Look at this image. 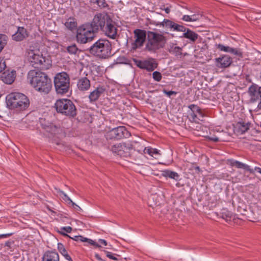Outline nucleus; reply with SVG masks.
I'll use <instances>...</instances> for the list:
<instances>
[{
	"instance_id": "nucleus-45",
	"label": "nucleus",
	"mask_w": 261,
	"mask_h": 261,
	"mask_svg": "<svg viewBox=\"0 0 261 261\" xmlns=\"http://www.w3.org/2000/svg\"><path fill=\"white\" fill-rule=\"evenodd\" d=\"M163 92L166 95H167L168 97H170L172 95H176L177 92L174 91H167L166 89H163Z\"/></svg>"
},
{
	"instance_id": "nucleus-58",
	"label": "nucleus",
	"mask_w": 261,
	"mask_h": 261,
	"mask_svg": "<svg viewBox=\"0 0 261 261\" xmlns=\"http://www.w3.org/2000/svg\"><path fill=\"white\" fill-rule=\"evenodd\" d=\"M61 233L64 236H68V235H67L66 233H64V232H61Z\"/></svg>"
},
{
	"instance_id": "nucleus-32",
	"label": "nucleus",
	"mask_w": 261,
	"mask_h": 261,
	"mask_svg": "<svg viewBox=\"0 0 261 261\" xmlns=\"http://www.w3.org/2000/svg\"><path fill=\"white\" fill-rule=\"evenodd\" d=\"M169 51L177 57L180 58L182 55V48L173 44L170 46Z\"/></svg>"
},
{
	"instance_id": "nucleus-50",
	"label": "nucleus",
	"mask_w": 261,
	"mask_h": 261,
	"mask_svg": "<svg viewBox=\"0 0 261 261\" xmlns=\"http://www.w3.org/2000/svg\"><path fill=\"white\" fill-rule=\"evenodd\" d=\"M200 16L199 15L194 14L191 15V18L192 19V21H196L199 19Z\"/></svg>"
},
{
	"instance_id": "nucleus-36",
	"label": "nucleus",
	"mask_w": 261,
	"mask_h": 261,
	"mask_svg": "<svg viewBox=\"0 0 261 261\" xmlns=\"http://www.w3.org/2000/svg\"><path fill=\"white\" fill-rule=\"evenodd\" d=\"M187 29L185 26L175 23L173 31L184 33Z\"/></svg>"
},
{
	"instance_id": "nucleus-43",
	"label": "nucleus",
	"mask_w": 261,
	"mask_h": 261,
	"mask_svg": "<svg viewBox=\"0 0 261 261\" xmlns=\"http://www.w3.org/2000/svg\"><path fill=\"white\" fill-rule=\"evenodd\" d=\"M6 67V65L4 59L0 57V72L3 71Z\"/></svg>"
},
{
	"instance_id": "nucleus-39",
	"label": "nucleus",
	"mask_w": 261,
	"mask_h": 261,
	"mask_svg": "<svg viewBox=\"0 0 261 261\" xmlns=\"http://www.w3.org/2000/svg\"><path fill=\"white\" fill-rule=\"evenodd\" d=\"M152 77L154 81L160 82L162 78V74L159 71H154L152 73Z\"/></svg>"
},
{
	"instance_id": "nucleus-30",
	"label": "nucleus",
	"mask_w": 261,
	"mask_h": 261,
	"mask_svg": "<svg viewBox=\"0 0 261 261\" xmlns=\"http://www.w3.org/2000/svg\"><path fill=\"white\" fill-rule=\"evenodd\" d=\"M161 175L163 177L173 179L176 181L178 180L179 178V175L178 173L169 170L162 171Z\"/></svg>"
},
{
	"instance_id": "nucleus-24",
	"label": "nucleus",
	"mask_w": 261,
	"mask_h": 261,
	"mask_svg": "<svg viewBox=\"0 0 261 261\" xmlns=\"http://www.w3.org/2000/svg\"><path fill=\"white\" fill-rule=\"evenodd\" d=\"M251 124V122L249 121H239L236 123V130L238 133H240V134H243L249 129Z\"/></svg>"
},
{
	"instance_id": "nucleus-12",
	"label": "nucleus",
	"mask_w": 261,
	"mask_h": 261,
	"mask_svg": "<svg viewBox=\"0 0 261 261\" xmlns=\"http://www.w3.org/2000/svg\"><path fill=\"white\" fill-rule=\"evenodd\" d=\"M133 61L138 68L141 69H145L149 72L153 71L157 68L158 65L155 59L153 58H149L145 60L133 59Z\"/></svg>"
},
{
	"instance_id": "nucleus-27",
	"label": "nucleus",
	"mask_w": 261,
	"mask_h": 261,
	"mask_svg": "<svg viewBox=\"0 0 261 261\" xmlns=\"http://www.w3.org/2000/svg\"><path fill=\"white\" fill-rule=\"evenodd\" d=\"M230 165L231 166H234L239 169H243L249 171L250 173H253L254 172V170L252 169H251L249 166L238 161L233 160H231Z\"/></svg>"
},
{
	"instance_id": "nucleus-8",
	"label": "nucleus",
	"mask_w": 261,
	"mask_h": 261,
	"mask_svg": "<svg viewBox=\"0 0 261 261\" xmlns=\"http://www.w3.org/2000/svg\"><path fill=\"white\" fill-rule=\"evenodd\" d=\"M54 85L57 93L64 94L67 93L70 87V78L65 72L57 73L54 77Z\"/></svg>"
},
{
	"instance_id": "nucleus-3",
	"label": "nucleus",
	"mask_w": 261,
	"mask_h": 261,
	"mask_svg": "<svg viewBox=\"0 0 261 261\" xmlns=\"http://www.w3.org/2000/svg\"><path fill=\"white\" fill-rule=\"evenodd\" d=\"M27 56L29 62L34 68L42 70H47L52 66V61L50 56H43L37 50L28 49Z\"/></svg>"
},
{
	"instance_id": "nucleus-15",
	"label": "nucleus",
	"mask_w": 261,
	"mask_h": 261,
	"mask_svg": "<svg viewBox=\"0 0 261 261\" xmlns=\"http://www.w3.org/2000/svg\"><path fill=\"white\" fill-rule=\"evenodd\" d=\"M190 111L188 112L190 120L193 122H197L200 117H203V114L200 108L195 105H190L188 106Z\"/></svg>"
},
{
	"instance_id": "nucleus-26",
	"label": "nucleus",
	"mask_w": 261,
	"mask_h": 261,
	"mask_svg": "<svg viewBox=\"0 0 261 261\" xmlns=\"http://www.w3.org/2000/svg\"><path fill=\"white\" fill-rule=\"evenodd\" d=\"M198 37L199 35L197 33L187 28L180 37L186 38L192 42H195Z\"/></svg>"
},
{
	"instance_id": "nucleus-51",
	"label": "nucleus",
	"mask_w": 261,
	"mask_h": 261,
	"mask_svg": "<svg viewBox=\"0 0 261 261\" xmlns=\"http://www.w3.org/2000/svg\"><path fill=\"white\" fill-rule=\"evenodd\" d=\"M61 229L65 231L67 233H70L72 230V228L70 226H66L62 227Z\"/></svg>"
},
{
	"instance_id": "nucleus-48",
	"label": "nucleus",
	"mask_w": 261,
	"mask_h": 261,
	"mask_svg": "<svg viewBox=\"0 0 261 261\" xmlns=\"http://www.w3.org/2000/svg\"><path fill=\"white\" fill-rule=\"evenodd\" d=\"M207 138L208 140L212 141L214 142H217L220 141L218 137H215V136H212V137L207 136Z\"/></svg>"
},
{
	"instance_id": "nucleus-13",
	"label": "nucleus",
	"mask_w": 261,
	"mask_h": 261,
	"mask_svg": "<svg viewBox=\"0 0 261 261\" xmlns=\"http://www.w3.org/2000/svg\"><path fill=\"white\" fill-rule=\"evenodd\" d=\"M135 41L132 43V48L136 50L141 47L147 38V32L140 29H136L134 31Z\"/></svg>"
},
{
	"instance_id": "nucleus-34",
	"label": "nucleus",
	"mask_w": 261,
	"mask_h": 261,
	"mask_svg": "<svg viewBox=\"0 0 261 261\" xmlns=\"http://www.w3.org/2000/svg\"><path fill=\"white\" fill-rule=\"evenodd\" d=\"M8 38L5 34H0V53L7 44Z\"/></svg>"
},
{
	"instance_id": "nucleus-5",
	"label": "nucleus",
	"mask_w": 261,
	"mask_h": 261,
	"mask_svg": "<svg viewBox=\"0 0 261 261\" xmlns=\"http://www.w3.org/2000/svg\"><path fill=\"white\" fill-rule=\"evenodd\" d=\"M112 44L106 39H100L89 49V53L100 59H108L112 56Z\"/></svg>"
},
{
	"instance_id": "nucleus-7",
	"label": "nucleus",
	"mask_w": 261,
	"mask_h": 261,
	"mask_svg": "<svg viewBox=\"0 0 261 261\" xmlns=\"http://www.w3.org/2000/svg\"><path fill=\"white\" fill-rule=\"evenodd\" d=\"M97 33L89 24V22L83 24L77 29L76 38L78 43L85 44L92 41Z\"/></svg>"
},
{
	"instance_id": "nucleus-4",
	"label": "nucleus",
	"mask_w": 261,
	"mask_h": 261,
	"mask_svg": "<svg viewBox=\"0 0 261 261\" xmlns=\"http://www.w3.org/2000/svg\"><path fill=\"white\" fill-rule=\"evenodd\" d=\"M166 37L162 34L148 31L147 32V41L145 49L150 53H155L163 48L166 43Z\"/></svg>"
},
{
	"instance_id": "nucleus-10",
	"label": "nucleus",
	"mask_w": 261,
	"mask_h": 261,
	"mask_svg": "<svg viewBox=\"0 0 261 261\" xmlns=\"http://www.w3.org/2000/svg\"><path fill=\"white\" fill-rule=\"evenodd\" d=\"M133 146L130 143L125 142L117 143L112 145L111 150L122 157L128 158L132 156L131 151Z\"/></svg>"
},
{
	"instance_id": "nucleus-2",
	"label": "nucleus",
	"mask_w": 261,
	"mask_h": 261,
	"mask_svg": "<svg viewBox=\"0 0 261 261\" xmlns=\"http://www.w3.org/2000/svg\"><path fill=\"white\" fill-rule=\"evenodd\" d=\"M6 102L9 109L19 111L26 110L30 104L28 97L19 92H12L9 94L6 97Z\"/></svg>"
},
{
	"instance_id": "nucleus-1",
	"label": "nucleus",
	"mask_w": 261,
	"mask_h": 261,
	"mask_svg": "<svg viewBox=\"0 0 261 261\" xmlns=\"http://www.w3.org/2000/svg\"><path fill=\"white\" fill-rule=\"evenodd\" d=\"M27 80L34 89L40 93L47 94L52 89L51 79L46 73L39 70H30Z\"/></svg>"
},
{
	"instance_id": "nucleus-54",
	"label": "nucleus",
	"mask_w": 261,
	"mask_h": 261,
	"mask_svg": "<svg viewBox=\"0 0 261 261\" xmlns=\"http://www.w3.org/2000/svg\"><path fill=\"white\" fill-rule=\"evenodd\" d=\"M95 257L99 261H105L104 259L101 258V257L100 256V255L98 254H97V253H96L95 254Z\"/></svg>"
},
{
	"instance_id": "nucleus-31",
	"label": "nucleus",
	"mask_w": 261,
	"mask_h": 261,
	"mask_svg": "<svg viewBox=\"0 0 261 261\" xmlns=\"http://www.w3.org/2000/svg\"><path fill=\"white\" fill-rule=\"evenodd\" d=\"M64 24L70 31L75 29L77 27V22L75 19L73 17H69L67 19Z\"/></svg>"
},
{
	"instance_id": "nucleus-55",
	"label": "nucleus",
	"mask_w": 261,
	"mask_h": 261,
	"mask_svg": "<svg viewBox=\"0 0 261 261\" xmlns=\"http://www.w3.org/2000/svg\"><path fill=\"white\" fill-rule=\"evenodd\" d=\"M254 170L261 174V168H260L255 167L254 168Z\"/></svg>"
},
{
	"instance_id": "nucleus-38",
	"label": "nucleus",
	"mask_w": 261,
	"mask_h": 261,
	"mask_svg": "<svg viewBox=\"0 0 261 261\" xmlns=\"http://www.w3.org/2000/svg\"><path fill=\"white\" fill-rule=\"evenodd\" d=\"M59 193H60L62 195V198L67 203L70 204L73 202L72 200L67 196V195L63 191L59 190Z\"/></svg>"
},
{
	"instance_id": "nucleus-61",
	"label": "nucleus",
	"mask_w": 261,
	"mask_h": 261,
	"mask_svg": "<svg viewBox=\"0 0 261 261\" xmlns=\"http://www.w3.org/2000/svg\"><path fill=\"white\" fill-rule=\"evenodd\" d=\"M260 79H261V72H260Z\"/></svg>"
},
{
	"instance_id": "nucleus-33",
	"label": "nucleus",
	"mask_w": 261,
	"mask_h": 261,
	"mask_svg": "<svg viewBox=\"0 0 261 261\" xmlns=\"http://www.w3.org/2000/svg\"><path fill=\"white\" fill-rule=\"evenodd\" d=\"M220 215V217L227 222L230 221L231 219L233 217V214L226 209H223Z\"/></svg>"
},
{
	"instance_id": "nucleus-28",
	"label": "nucleus",
	"mask_w": 261,
	"mask_h": 261,
	"mask_svg": "<svg viewBox=\"0 0 261 261\" xmlns=\"http://www.w3.org/2000/svg\"><path fill=\"white\" fill-rule=\"evenodd\" d=\"M150 23L154 24L156 26H158V25L163 26V27L165 26L166 27H167L171 30H173L174 27L175 23L171 20L164 19L162 22H156L154 21H152V22H150Z\"/></svg>"
},
{
	"instance_id": "nucleus-60",
	"label": "nucleus",
	"mask_w": 261,
	"mask_h": 261,
	"mask_svg": "<svg viewBox=\"0 0 261 261\" xmlns=\"http://www.w3.org/2000/svg\"><path fill=\"white\" fill-rule=\"evenodd\" d=\"M196 169L197 170H198V171H199V170H200V168H199L198 166V167H197L196 168Z\"/></svg>"
},
{
	"instance_id": "nucleus-19",
	"label": "nucleus",
	"mask_w": 261,
	"mask_h": 261,
	"mask_svg": "<svg viewBox=\"0 0 261 261\" xmlns=\"http://www.w3.org/2000/svg\"><path fill=\"white\" fill-rule=\"evenodd\" d=\"M216 65L219 68H226L229 67L232 62V60L228 55H223L221 57L216 58Z\"/></svg>"
},
{
	"instance_id": "nucleus-23",
	"label": "nucleus",
	"mask_w": 261,
	"mask_h": 261,
	"mask_svg": "<svg viewBox=\"0 0 261 261\" xmlns=\"http://www.w3.org/2000/svg\"><path fill=\"white\" fill-rule=\"evenodd\" d=\"M2 80L7 84H11L14 81L16 77V71H6L1 75Z\"/></svg>"
},
{
	"instance_id": "nucleus-22",
	"label": "nucleus",
	"mask_w": 261,
	"mask_h": 261,
	"mask_svg": "<svg viewBox=\"0 0 261 261\" xmlns=\"http://www.w3.org/2000/svg\"><path fill=\"white\" fill-rule=\"evenodd\" d=\"M90 86V81L86 77H80L77 81V87L80 91H87L89 89Z\"/></svg>"
},
{
	"instance_id": "nucleus-57",
	"label": "nucleus",
	"mask_w": 261,
	"mask_h": 261,
	"mask_svg": "<svg viewBox=\"0 0 261 261\" xmlns=\"http://www.w3.org/2000/svg\"><path fill=\"white\" fill-rule=\"evenodd\" d=\"M5 246H10L11 245V242L9 241H7L5 243Z\"/></svg>"
},
{
	"instance_id": "nucleus-21",
	"label": "nucleus",
	"mask_w": 261,
	"mask_h": 261,
	"mask_svg": "<svg viewBox=\"0 0 261 261\" xmlns=\"http://www.w3.org/2000/svg\"><path fill=\"white\" fill-rule=\"evenodd\" d=\"M106 89L102 86H98L93 91L91 92L89 98L91 102H95L98 99L101 95L105 92Z\"/></svg>"
},
{
	"instance_id": "nucleus-9",
	"label": "nucleus",
	"mask_w": 261,
	"mask_h": 261,
	"mask_svg": "<svg viewBox=\"0 0 261 261\" xmlns=\"http://www.w3.org/2000/svg\"><path fill=\"white\" fill-rule=\"evenodd\" d=\"M111 20L109 15L106 12L96 13L92 21L89 24L97 33L99 30H103L108 21Z\"/></svg>"
},
{
	"instance_id": "nucleus-25",
	"label": "nucleus",
	"mask_w": 261,
	"mask_h": 261,
	"mask_svg": "<svg viewBox=\"0 0 261 261\" xmlns=\"http://www.w3.org/2000/svg\"><path fill=\"white\" fill-rule=\"evenodd\" d=\"M143 153H140L139 152V151H138V153L139 154V156L137 158V159H135V160L136 161H141V157L143 155V154H149L150 156H153L154 155H156V154H159V151L156 149V148H153L151 147H145V148L144 149L143 151Z\"/></svg>"
},
{
	"instance_id": "nucleus-56",
	"label": "nucleus",
	"mask_w": 261,
	"mask_h": 261,
	"mask_svg": "<svg viewBox=\"0 0 261 261\" xmlns=\"http://www.w3.org/2000/svg\"><path fill=\"white\" fill-rule=\"evenodd\" d=\"M165 11L166 13L167 14L169 13L170 12V10L168 7H167L166 8H165Z\"/></svg>"
},
{
	"instance_id": "nucleus-49",
	"label": "nucleus",
	"mask_w": 261,
	"mask_h": 261,
	"mask_svg": "<svg viewBox=\"0 0 261 261\" xmlns=\"http://www.w3.org/2000/svg\"><path fill=\"white\" fill-rule=\"evenodd\" d=\"M58 249L59 251L61 253L62 251H63L64 250H65L66 248H65V247L63 244H62L61 243H59L58 244Z\"/></svg>"
},
{
	"instance_id": "nucleus-35",
	"label": "nucleus",
	"mask_w": 261,
	"mask_h": 261,
	"mask_svg": "<svg viewBox=\"0 0 261 261\" xmlns=\"http://www.w3.org/2000/svg\"><path fill=\"white\" fill-rule=\"evenodd\" d=\"M67 51L70 54L75 55L78 51V48L75 44H73L67 47Z\"/></svg>"
},
{
	"instance_id": "nucleus-11",
	"label": "nucleus",
	"mask_w": 261,
	"mask_h": 261,
	"mask_svg": "<svg viewBox=\"0 0 261 261\" xmlns=\"http://www.w3.org/2000/svg\"><path fill=\"white\" fill-rule=\"evenodd\" d=\"M130 134L127 130L125 126H120L113 128L108 132L106 135L107 139L119 140L123 138H126L129 136Z\"/></svg>"
},
{
	"instance_id": "nucleus-18",
	"label": "nucleus",
	"mask_w": 261,
	"mask_h": 261,
	"mask_svg": "<svg viewBox=\"0 0 261 261\" xmlns=\"http://www.w3.org/2000/svg\"><path fill=\"white\" fill-rule=\"evenodd\" d=\"M29 33L26 29L23 27H18L17 31L12 36V39L16 41H21L27 38Z\"/></svg>"
},
{
	"instance_id": "nucleus-29",
	"label": "nucleus",
	"mask_w": 261,
	"mask_h": 261,
	"mask_svg": "<svg viewBox=\"0 0 261 261\" xmlns=\"http://www.w3.org/2000/svg\"><path fill=\"white\" fill-rule=\"evenodd\" d=\"M73 240L75 241H81L82 242H88L89 244L93 245L95 247L100 248L101 246L99 245L96 242H94L93 240L88 239L86 238H84L81 236H75L73 238L70 237Z\"/></svg>"
},
{
	"instance_id": "nucleus-40",
	"label": "nucleus",
	"mask_w": 261,
	"mask_h": 261,
	"mask_svg": "<svg viewBox=\"0 0 261 261\" xmlns=\"http://www.w3.org/2000/svg\"><path fill=\"white\" fill-rule=\"evenodd\" d=\"M216 46H217V48H218L221 51H223L227 52V53H228L229 51V48H230L229 46H224V45H223L222 44H216Z\"/></svg>"
},
{
	"instance_id": "nucleus-46",
	"label": "nucleus",
	"mask_w": 261,
	"mask_h": 261,
	"mask_svg": "<svg viewBox=\"0 0 261 261\" xmlns=\"http://www.w3.org/2000/svg\"><path fill=\"white\" fill-rule=\"evenodd\" d=\"M72 206V207L76 211H82V209L76 203H75L74 202H72L70 204Z\"/></svg>"
},
{
	"instance_id": "nucleus-59",
	"label": "nucleus",
	"mask_w": 261,
	"mask_h": 261,
	"mask_svg": "<svg viewBox=\"0 0 261 261\" xmlns=\"http://www.w3.org/2000/svg\"><path fill=\"white\" fill-rule=\"evenodd\" d=\"M96 0H90V2L91 3H94L95 4V1Z\"/></svg>"
},
{
	"instance_id": "nucleus-20",
	"label": "nucleus",
	"mask_w": 261,
	"mask_h": 261,
	"mask_svg": "<svg viewBox=\"0 0 261 261\" xmlns=\"http://www.w3.org/2000/svg\"><path fill=\"white\" fill-rule=\"evenodd\" d=\"M42 261H59V255L55 250L45 251L42 256Z\"/></svg>"
},
{
	"instance_id": "nucleus-53",
	"label": "nucleus",
	"mask_w": 261,
	"mask_h": 261,
	"mask_svg": "<svg viewBox=\"0 0 261 261\" xmlns=\"http://www.w3.org/2000/svg\"><path fill=\"white\" fill-rule=\"evenodd\" d=\"M98 242H99V243H100L101 244H102L104 246H107V241L105 240L99 239L98 240Z\"/></svg>"
},
{
	"instance_id": "nucleus-37",
	"label": "nucleus",
	"mask_w": 261,
	"mask_h": 261,
	"mask_svg": "<svg viewBox=\"0 0 261 261\" xmlns=\"http://www.w3.org/2000/svg\"><path fill=\"white\" fill-rule=\"evenodd\" d=\"M95 3L101 9L107 8L109 6L105 0H96Z\"/></svg>"
},
{
	"instance_id": "nucleus-52",
	"label": "nucleus",
	"mask_w": 261,
	"mask_h": 261,
	"mask_svg": "<svg viewBox=\"0 0 261 261\" xmlns=\"http://www.w3.org/2000/svg\"><path fill=\"white\" fill-rule=\"evenodd\" d=\"M12 235V233H7L0 234V239L6 238Z\"/></svg>"
},
{
	"instance_id": "nucleus-44",
	"label": "nucleus",
	"mask_w": 261,
	"mask_h": 261,
	"mask_svg": "<svg viewBox=\"0 0 261 261\" xmlns=\"http://www.w3.org/2000/svg\"><path fill=\"white\" fill-rule=\"evenodd\" d=\"M67 260L73 261L70 256L68 254L66 249L60 253Z\"/></svg>"
},
{
	"instance_id": "nucleus-42",
	"label": "nucleus",
	"mask_w": 261,
	"mask_h": 261,
	"mask_svg": "<svg viewBox=\"0 0 261 261\" xmlns=\"http://www.w3.org/2000/svg\"><path fill=\"white\" fill-rule=\"evenodd\" d=\"M105 252L106 254V256L110 258V259L115 260H117L118 259L115 256V255H117V254H113V253L109 252V251H105ZM117 256H118V255H117Z\"/></svg>"
},
{
	"instance_id": "nucleus-17",
	"label": "nucleus",
	"mask_w": 261,
	"mask_h": 261,
	"mask_svg": "<svg viewBox=\"0 0 261 261\" xmlns=\"http://www.w3.org/2000/svg\"><path fill=\"white\" fill-rule=\"evenodd\" d=\"M105 34L111 39H115L117 35V29L115 25L113 24L112 20L108 21L106 23V26L104 27L103 30Z\"/></svg>"
},
{
	"instance_id": "nucleus-47",
	"label": "nucleus",
	"mask_w": 261,
	"mask_h": 261,
	"mask_svg": "<svg viewBox=\"0 0 261 261\" xmlns=\"http://www.w3.org/2000/svg\"><path fill=\"white\" fill-rule=\"evenodd\" d=\"M181 20H182L183 21H188V22L192 21L191 16L188 15H184L182 16V17L181 18Z\"/></svg>"
},
{
	"instance_id": "nucleus-16",
	"label": "nucleus",
	"mask_w": 261,
	"mask_h": 261,
	"mask_svg": "<svg viewBox=\"0 0 261 261\" xmlns=\"http://www.w3.org/2000/svg\"><path fill=\"white\" fill-rule=\"evenodd\" d=\"M42 127L45 131L49 133L51 136H57L63 132V129L59 124H56L53 123L44 124L42 125Z\"/></svg>"
},
{
	"instance_id": "nucleus-14",
	"label": "nucleus",
	"mask_w": 261,
	"mask_h": 261,
	"mask_svg": "<svg viewBox=\"0 0 261 261\" xmlns=\"http://www.w3.org/2000/svg\"><path fill=\"white\" fill-rule=\"evenodd\" d=\"M248 93L251 102L260 100L257 105V108L261 109V87L253 84L249 87Z\"/></svg>"
},
{
	"instance_id": "nucleus-6",
	"label": "nucleus",
	"mask_w": 261,
	"mask_h": 261,
	"mask_svg": "<svg viewBox=\"0 0 261 261\" xmlns=\"http://www.w3.org/2000/svg\"><path fill=\"white\" fill-rule=\"evenodd\" d=\"M54 107L58 113L68 118H74L77 115V110L75 105L69 99H58Z\"/></svg>"
},
{
	"instance_id": "nucleus-41",
	"label": "nucleus",
	"mask_w": 261,
	"mask_h": 261,
	"mask_svg": "<svg viewBox=\"0 0 261 261\" xmlns=\"http://www.w3.org/2000/svg\"><path fill=\"white\" fill-rule=\"evenodd\" d=\"M229 52L228 53H230L233 55H236V56H242V53L237 48H232V47H230L229 48Z\"/></svg>"
}]
</instances>
